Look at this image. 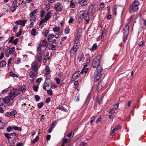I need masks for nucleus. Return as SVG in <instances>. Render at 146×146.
Returning <instances> with one entry per match:
<instances>
[{"instance_id": "49530a36", "label": "nucleus", "mask_w": 146, "mask_h": 146, "mask_svg": "<svg viewBox=\"0 0 146 146\" xmlns=\"http://www.w3.org/2000/svg\"><path fill=\"white\" fill-rule=\"evenodd\" d=\"M47 93L49 95L51 96L52 94V90L50 89L47 91Z\"/></svg>"}, {"instance_id": "c756f323", "label": "nucleus", "mask_w": 146, "mask_h": 146, "mask_svg": "<svg viewBox=\"0 0 146 146\" xmlns=\"http://www.w3.org/2000/svg\"><path fill=\"white\" fill-rule=\"evenodd\" d=\"M6 61L5 60H2L0 63V66L1 67H3L6 65Z\"/></svg>"}, {"instance_id": "412c9836", "label": "nucleus", "mask_w": 146, "mask_h": 146, "mask_svg": "<svg viewBox=\"0 0 146 146\" xmlns=\"http://www.w3.org/2000/svg\"><path fill=\"white\" fill-rule=\"evenodd\" d=\"M102 75H100L97 73L94 77V81L96 82L98 81L100 79V77L102 76Z\"/></svg>"}, {"instance_id": "6e6d98bb", "label": "nucleus", "mask_w": 146, "mask_h": 146, "mask_svg": "<svg viewBox=\"0 0 146 146\" xmlns=\"http://www.w3.org/2000/svg\"><path fill=\"white\" fill-rule=\"evenodd\" d=\"M38 86H35L33 87V89L36 92L38 91Z\"/></svg>"}, {"instance_id": "680f3d73", "label": "nucleus", "mask_w": 146, "mask_h": 146, "mask_svg": "<svg viewBox=\"0 0 146 146\" xmlns=\"http://www.w3.org/2000/svg\"><path fill=\"white\" fill-rule=\"evenodd\" d=\"M42 80V78H40L37 80L36 82L39 83H40Z\"/></svg>"}, {"instance_id": "bf43d9fd", "label": "nucleus", "mask_w": 146, "mask_h": 146, "mask_svg": "<svg viewBox=\"0 0 146 146\" xmlns=\"http://www.w3.org/2000/svg\"><path fill=\"white\" fill-rule=\"evenodd\" d=\"M50 100V97H49L47 98L46 100L45 101V102L46 103H48Z\"/></svg>"}, {"instance_id": "7c9ffc66", "label": "nucleus", "mask_w": 146, "mask_h": 146, "mask_svg": "<svg viewBox=\"0 0 146 146\" xmlns=\"http://www.w3.org/2000/svg\"><path fill=\"white\" fill-rule=\"evenodd\" d=\"M49 33V31L47 30H45L43 31L42 33L45 37H46L48 34Z\"/></svg>"}, {"instance_id": "a878e982", "label": "nucleus", "mask_w": 146, "mask_h": 146, "mask_svg": "<svg viewBox=\"0 0 146 146\" xmlns=\"http://www.w3.org/2000/svg\"><path fill=\"white\" fill-rule=\"evenodd\" d=\"M12 134L15 135V134L14 133H10V134H9L8 133H5V135L6 137L8 139H9V138L11 139L12 137H11V135Z\"/></svg>"}, {"instance_id": "5701e85b", "label": "nucleus", "mask_w": 146, "mask_h": 146, "mask_svg": "<svg viewBox=\"0 0 146 146\" xmlns=\"http://www.w3.org/2000/svg\"><path fill=\"white\" fill-rule=\"evenodd\" d=\"M80 4L82 6L86 5L88 4V1L86 0H81L80 1Z\"/></svg>"}, {"instance_id": "393cba45", "label": "nucleus", "mask_w": 146, "mask_h": 146, "mask_svg": "<svg viewBox=\"0 0 146 146\" xmlns=\"http://www.w3.org/2000/svg\"><path fill=\"white\" fill-rule=\"evenodd\" d=\"M26 88L25 86L23 85L21 86V87L19 89H18L19 90H20V91H21L22 93H23L25 92V91L26 90Z\"/></svg>"}, {"instance_id": "052dcab7", "label": "nucleus", "mask_w": 146, "mask_h": 146, "mask_svg": "<svg viewBox=\"0 0 146 146\" xmlns=\"http://www.w3.org/2000/svg\"><path fill=\"white\" fill-rule=\"evenodd\" d=\"M79 39L78 38L76 39L74 41V44H77L79 42Z\"/></svg>"}, {"instance_id": "72a5a7b5", "label": "nucleus", "mask_w": 146, "mask_h": 146, "mask_svg": "<svg viewBox=\"0 0 146 146\" xmlns=\"http://www.w3.org/2000/svg\"><path fill=\"white\" fill-rule=\"evenodd\" d=\"M13 128L15 130H18L19 131H21L22 129L20 127H18L15 126H13Z\"/></svg>"}, {"instance_id": "ddd939ff", "label": "nucleus", "mask_w": 146, "mask_h": 146, "mask_svg": "<svg viewBox=\"0 0 146 146\" xmlns=\"http://www.w3.org/2000/svg\"><path fill=\"white\" fill-rule=\"evenodd\" d=\"M96 72L97 74L100 75H102V72L103 71V68L101 65L99 66L96 67Z\"/></svg>"}, {"instance_id": "7ed1b4c3", "label": "nucleus", "mask_w": 146, "mask_h": 146, "mask_svg": "<svg viewBox=\"0 0 146 146\" xmlns=\"http://www.w3.org/2000/svg\"><path fill=\"white\" fill-rule=\"evenodd\" d=\"M15 51V48L14 47L7 48L5 50V54L6 56L9 57L11 54L13 55Z\"/></svg>"}, {"instance_id": "338daca9", "label": "nucleus", "mask_w": 146, "mask_h": 146, "mask_svg": "<svg viewBox=\"0 0 146 146\" xmlns=\"http://www.w3.org/2000/svg\"><path fill=\"white\" fill-rule=\"evenodd\" d=\"M3 10L5 11H7L8 10V8L6 6H4L3 8Z\"/></svg>"}, {"instance_id": "2f4dec72", "label": "nucleus", "mask_w": 146, "mask_h": 146, "mask_svg": "<svg viewBox=\"0 0 146 146\" xmlns=\"http://www.w3.org/2000/svg\"><path fill=\"white\" fill-rule=\"evenodd\" d=\"M39 139V137L38 136H36L34 139L31 141V143L32 144L34 143L38 140Z\"/></svg>"}, {"instance_id": "1a4fd4ad", "label": "nucleus", "mask_w": 146, "mask_h": 146, "mask_svg": "<svg viewBox=\"0 0 146 146\" xmlns=\"http://www.w3.org/2000/svg\"><path fill=\"white\" fill-rule=\"evenodd\" d=\"M27 21V20H19L15 22V24L16 25H22V26L23 27H24L25 25V23Z\"/></svg>"}, {"instance_id": "20e7f679", "label": "nucleus", "mask_w": 146, "mask_h": 146, "mask_svg": "<svg viewBox=\"0 0 146 146\" xmlns=\"http://www.w3.org/2000/svg\"><path fill=\"white\" fill-rule=\"evenodd\" d=\"M100 65H101L100 58L98 57L94 58L92 63V67L94 68H96Z\"/></svg>"}, {"instance_id": "423d86ee", "label": "nucleus", "mask_w": 146, "mask_h": 146, "mask_svg": "<svg viewBox=\"0 0 146 146\" xmlns=\"http://www.w3.org/2000/svg\"><path fill=\"white\" fill-rule=\"evenodd\" d=\"M54 9L57 11H60L63 7L61 3H57L55 4Z\"/></svg>"}, {"instance_id": "13d9d810", "label": "nucleus", "mask_w": 146, "mask_h": 146, "mask_svg": "<svg viewBox=\"0 0 146 146\" xmlns=\"http://www.w3.org/2000/svg\"><path fill=\"white\" fill-rule=\"evenodd\" d=\"M51 49L52 50H54L56 49V45H55L52 44L51 47V48L49 49L50 50Z\"/></svg>"}, {"instance_id": "f3484780", "label": "nucleus", "mask_w": 146, "mask_h": 146, "mask_svg": "<svg viewBox=\"0 0 146 146\" xmlns=\"http://www.w3.org/2000/svg\"><path fill=\"white\" fill-rule=\"evenodd\" d=\"M103 86L104 84L102 82H100L98 84L97 89L98 90L100 91L102 88V87Z\"/></svg>"}, {"instance_id": "473e14b6", "label": "nucleus", "mask_w": 146, "mask_h": 146, "mask_svg": "<svg viewBox=\"0 0 146 146\" xmlns=\"http://www.w3.org/2000/svg\"><path fill=\"white\" fill-rule=\"evenodd\" d=\"M16 1H13L14 2L13 3L12 5L11 6L15 8V9H16L17 8V3L16 2Z\"/></svg>"}, {"instance_id": "6ab92c4d", "label": "nucleus", "mask_w": 146, "mask_h": 146, "mask_svg": "<svg viewBox=\"0 0 146 146\" xmlns=\"http://www.w3.org/2000/svg\"><path fill=\"white\" fill-rule=\"evenodd\" d=\"M90 60V57H88L86 58V63L84 65L83 68H87V67L88 65H89Z\"/></svg>"}, {"instance_id": "aec40b11", "label": "nucleus", "mask_w": 146, "mask_h": 146, "mask_svg": "<svg viewBox=\"0 0 146 146\" xmlns=\"http://www.w3.org/2000/svg\"><path fill=\"white\" fill-rule=\"evenodd\" d=\"M3 100H4V102L5 104H8L10 102L11 99L9 97L7 96L3 98Z\"/></svg>"}, {"instance_id": "5fc2aeb1", "label": "nucleus", "mask_w": 146, "mask_h": 146, "mask_svg": "<svg viewBox=\"0 0 146 146\" xmlns=\"http://www.w3.org/2000/svg\"><path fill=\"white\" fill-rule=\"evenodd\" d=\"M74 135V132L73 131H71L70 133L67 135V136L69 137H71L72 136Z\"/></svg>"}, {"instance_id": "c85d7f7f", "label": "nucleus", "mask_w": 146, "mask_h": 146, "mask_svg": "<svg viewBox=\"0 0 146 146\" xmlns=\"http://www.w3.org/2000/svg\"><path fill=\"white\" fill-rule=\"evenodd\" d=\"M88 69V68H83L82 70L80 72L81 74H83L84 72L85 73H86L87 72Z\"/></svg>"}, {"instance_id": "de8ad7c7", "label": "nucleus", "mask_w": 146, "mask_h": 146, "mask_svg": "<svg viewBox=\"0 0 146 146\" xmlns=\"http://www.w3.org/2000/svg\"><path fill=\"white\" fill-rule=\"evenodd\" d=\"M30 21L35 22L36 19V17H30Z\"/></svg>"}, {"instance_id": "ea45409f", "label": "nucleus", "mask_w": 146, "mask_h": 146, "mask_svg": "<svg viewBox=\"0 0 146 146\" xmlns=\"http://www.w3.org/2000/svg\"><path fill=\"white\" fill-rule=\"evenodd\" d=\"M139 4V3L138 1H135L133 3V5L136 7H138Z\"/></svg>"}, {"instance_id": "79ce46f5", "label": "nucleus", "mask_w": 146, "mask_h": 146, "mask_svg": "<svg viewBox=\"0 0 146 146\" xmlns=\"http://www.w3.org/2000/svg\"><path fill=\"white\" fill-rule=\"evenodd\" d=\"M42 46L40 44L39 45L37 48V51L38 52H41Z\"/></svg>"}, {"instance_id": "b1692460", "label": "nucleus", "mask_w": 146, "mask_h": 146, "mask_svg": "<svg viewBox=\"0 0 146 146\" xmlns=\"http://www.w3.org/2000/svg\"><path fill=\"white\" fill-rule=\"evenodd\" d=\"M52 13L50 11L48 12L46 15L45 16V18L48 21L52 16Z\"/></svg>"}, {"instance_id": "774afa93", "label": "nucleus", "mask_w": 146, "mask_h": 146, "mask_svg": "<svg viewBox=\"0 0 146 146\" xmlns=\"http://www.w3.org/2000/svg\"><path fill=\"white\" fill-rule=\"evenodd\" d=\"M58 108L59 110H65V108L63 106H59L58 107Z\"/></svg>"}, {"instance_id": "58836bf2", "label": "nucleus", "mask_w": 146, "mask_h": 146, "mask_svg": "<svg viewBox=\"0 0 146 146\" xmlns=\"http://www.w3.org/2000/svg\"><path fill=\"white\" fill-rule=\"evenodd\" d=\"M43 105L44 104L43 102H41L38 104L37 106L38 108H41L42 107V106H43Z\"/></svg>"}, {"instance_id": "09e8293b", "label": "nucleus", "mask_w": 146, "mask_h": 146, "mask_svg": "<svg viewBox=\"0 0 146 146\" xmlns=\"http://www.w3.org/2000/svg\"><path fill=\"white\" fill-rule=\"evenodd\" d=\"M115 109L114 108H112L110 110L109 113L111 114H112L114 113L115 111Z\"/></svg>"}, {"instance_id": "2eb2a0df", "label": "nucleus", "mask_w": 146, "mask_h": 146, "mask_svg": "<svg viewBox=\"0 0 146 146\" xmlns=\"http://www.w3.org/2000/svg\"><path fill=\"white\" fill-rule=\"evenodd\" d=\"M32 71H30L29 73V75L31 78H33L37 74V71L34 72Z\"/></svg>"}, {"instance_id": "c9c22d12", "label": "nucleus", "mask_w": 146, "mask_h": 146, "mask_svg": "<svg viewBox=\"0 0 146 146\" xmlns=\"http://www.w3.org/2000/svg\"><path fill=\"white\" fill-rule=\"evenodd\" d=\"M60 29V28L59 27H55L53 29V31L54 32H58Z\"/></svg>"}, {"instance_id": "39448f33", "label": "nucleus", "mask_w": 146, "mask_h": 146, "mask_svg": "<svg viewBox=\"0 0 146 146\" xmlns=\"http://www.w3.org/2000/svg\"><path fill=\"white\" fill-rule=\"evenodd\" d=\"M84 11V14L83 15V18L85 19L86 21V23H89V22L90 20V16L89 15V13H88L86 12L85 11Z\"/></svg>"}, {"instance_id": "69168bd1", "label": "nucleus", "mask_w": 146, "mask_h": 146, "mask_svg": "<svg viewBox=\"0 0 146 146\" xmlns=\"http://www.w3.org/2000/svg\"><path fill=\"white\" fill-rule=\"evenodd\" d=\"M18 28V25H16L15 26H14V27H13V29L14 31L15 32H16L17 31Z\"/></svg>"}, {"instance_id": "6e6552de", "label": "nucleus", "mask_w": 146, "mask_h": 146, "mask_svg": "<svg viewBox=\"0 0 146 146\" xmlns=\"http://www.w3.org/2000/svg\"><path fill=\"white\" fill-rule=\"evenodd\" d=\"M38 64L36 62H33L32 64L31 68L32 70L36 72L38 70Z\"/></svg>"}, {"instance_id": "f03ea898", "label": "nucleus", "mask_w": 146, "mask_h": 146, "mask_svg": "<svg viewBox=\"0 0 146 146\" xmlns=\"http://www.w3.org/2000/svg\"><path fill=\"white\" fill-rule=\"evenodd\" d=\"M129 32V27L128 24H126L123 30V42H125L127 39V36Z\"/></svg>"}, {"instance_id": "4468645a", "label": "nucleus", "mask_w": 146, "mask_h": 146, "mask_svg": "<svg viewBox=\"0 0 146 146\" xmlns=\"http://www.w3.org/2000/svg\"><path fill=\"white\" fill-rule=\"evenodd\" d=\"M42 53L41 52H38L37 54V59L38 61L40 62L42 58Z\"/></svg>"}, {"instance_id": "0e129e2a", "label": "nucleus", "mask_w": 146, "mask_h": 146, "mask_svg": "<svg viewBox=\"0 0 146 146\" xmlns=\"http://www.w3.org/2000/svg\"><path fill=\"white\" fill-rule=\"evenodd\" d=\"M91 119H92L90 121V124L91 125L92 124V123H93V122L95 120V117L94 116L92 117Z\"/></svg>"}, {"instance_id": "4c0bfd02", "label": "nucleus", "mask_w": 146, "mask_h": 146, "mask_svg": "<svg viewBox=\"0 0 146 146\" xmlns=\"http://www.w3.org/2000/svg\"><path fill=\"white\" fill-rule=\"evenodd\" d=\"M97 47V46L96 44H94L92 46L91 48V50H92V51L95 50H96V49Z\"/></svg>"}, {"instance_id": "3c124183", "label": "nucleus", "mask_w": 146, "mask_h": 146, "mask_svg": "<svg viewBox=\"0 0 146 146\" xmlns=\"http://www.w3.org/2000/svg\"><path fill=\"white\" fill-rule=\"evenodd\" d=\"M4 102V100L3 98H0V106H2L3 105Z\"/></svg>"}, {"instance_id": "4d7b16f0", "label": "nucleus", "mask_w": 146, "mask_h": 146, "mask_svg": "<svg viewBox=\"0 0 146 146\" xmlns=\"http://www.w3.org/2000/svg\"><path fill=\"white\" fill-rule=\"evenodd\" d=\"M64 31L66 34H68L70 31V29L69 28H66L65 29Z\"/></svg>"}, {"instance_id": "bb28decb", "label": "nucleus", "mask_w": 146, "mask_h": 146, "mask_svg": "<svg viewBox=\"0 0 146 146\" xmlns=\"http://www.w3.org/2000/svg\"><path fill=\"white\" fill-rule=\"evenodd\" d=\"M36 32L35 29H33L31 31V34L33 36H35L36 35Z\"/></svg>"}, {"instance_id": "9b49d317", "label": "nucleus", "mask_w": 146, "mask_h": 146, "mask_svg": "<svg viewBox=\"0 0 146 146\" xmlns=\"http://www.w3.org/2000/svg\"><path fill=\"white\" fill-rule=\"evenodd\" d=\"M80 72L78 71L75 73L72 76V80H75L76 79L80 76V74H81Z\"/></svg>"}, {"instance_id": "c03bdc74", "label": "nucleus", "mask_w": 146, "mask_h": 146, "mask_svg": "<svg viewBox=\"0 0 146 146\" xmlns=\"http://www.w3.org/2000/svg\"><path fill=\"white\" fill-rule=\"evenodd\" d=\"M10 74L11 76L13 77H17V76L15 74L12 72H10Z\"/></svg>"}, {"instance_id": "864d4df0", "label": "nucleus", "mask_w": 146, "mask_h": 146, "mask_svg": "<svg viewBox=\"0 0 146 146\" xmlns=\"http://www.w3.org/2000/svg\"><path fill=\"white\" fill-rule=\"evenodd\" d=\"M55 80L56 81V83L58 84H59L60 82V79L59 78H56Z\"/></svg>"}, {"instance_id": "a211bd4d", "label": "nucleus", "mask_w": 146, "mask_h": 146, "mask_svg": "<svg viewBox=\"0 0 146 146\" xmlns=\"http://www.w3.org/2000/svg\"><path fill=\"white\" fill-rule=\"evenodd\" d=\"M117 9V8L116 5H114L112 7V11L114 15H117L116 11Z\"/></svg>"}, {"instance_id": "603ef678", "label": "nucleus", "mask_w": 146, "mask_h": 146, "mask_svg": "<svg viewBox=\"0 0 146 146\" xmlns=\"http://www.w3.org/2000/svg\"><path fill=\"white\" fill-rule=\"evenodd\" d=\"M22 33V30L20 29L19 30V32L17 33L16 36L18 37V36H20L21 35Z\"/></svg>"}, {"instance_id": "f8f14e48", "label": "nucleus", "mask_w": 146, "mask_h": 146, "mask_svg": "<svg viewBox=\"0 0 146 146\" xmlns=\"http://www.w3.org/2000/svg\"><path fill=\"white\" fill-rule=\"evenodd\" d=\"M17 113L15 110H13L11 111L7 112L5 114V115L8 117H10L11 116L15 115Z\"/></svg>"}, {"instance_id": "37998d69", "label": "nucleus", "mask_w": 146, "mask_h": 146, "mask_svg": "<svg viewBox=\"0 0 146 146\" xmlns=\"http://www.w3.org/2000/svg\"><path fill=\"white\" fill-rule=\"evenodd\" d=\"M46 43L47 41L46 39H44L42 41V44L41 45L43 46H45Z\"/></svg>"}, {"instance_id": "a19ab883", "label": "nucleus", "mask_w": 146, "mask_h": 146, "mask_svg": "<svg viewBox=\"0 0 146 146\" xmlns=\"http://www.w3.org/2000/svg\"><path fill=\"white\" fill-rule=\"evenodd\" d=\"M72 1H70V6L71 8H74L75 6V4L74 2H72Z\"/></svg>"}, {"instance_id": "8fccbe9b", "label": "nucleus", "mask_w": 146, "mask_h": 146, "mask_svg": "<svg viewBox=\"0 0 146 146\" xmlns=\"http://www.w3.org/2000/svg\"><path fill=\"white\" fill-rule=\"evenodd\" d=\"M75 88L76 89L77 88L78 86V82L77 81H76L74 82Z\"/></svg>"}, {"instance_id": "9d476101", "label": "nucleus", "mask_w": 146, "mask_h": 146, "mask_svg": "<svg viewBox=\"0 0 146 146\" xmlns=\"http://www.w3.org/2000/svg\"><path fill=\"white\" fill-rule=\"evenodd\" d=\"M138 7L135 6L133 5L132 6H131L130 7L129 12L131 13L134 12L138 11Z\"/></svg>"}, {"instance_id": "f257e3e1", "label": "nucleus", "mask_w": 146, "mask_h": 146, "mask_svg": "<svg viewBox=\"0 0 146 146\" xmlns=\"http://www.w3.org/2000/svg\"><path fill=\"white\" fill-rule=\"evenodd\" d=\"M21 93L20 90L17 89H14L10 91L9 96H8L11 100H13L14 98L15 95H17Z\"/></svg>"}, {"instance_id": "dca6fc26", "label": "nucleus", "mask_w": 146, "mask_h": 146, "mask_svg": "<svg viewBox=\"0 0 146 146\" xmlns=\"http://www.w3.org/2000/svg\"><path fill=\"white\" fill-rule=\"evenodd\" d=\"M84 11H80V16L78 18V21L79 22H82V19H83V15H84Z\"/></svg>"}, {"instance_id": "4be33fe9", "label": "nucleus", "mask_w": 146, "mask_h": 146, "mask_svg": "<svg viewBox=\"0 0 146 146\" xmlns=\"http://www.w3.org/2000/svg\"><path fill=\"white\" fill-rule=\"evenodd\" d=\"M37 12V10L36 9H35L31 11L30 14V17H36V16L35 15V14Z\"/></svg>"}, {"instance_id": "cd10ccee", "label": "nucleus", "mask_w": 146, "mask_h": 146, "mask_svg": "<svg viewBox=\"0 0 146 146\" xmlns=\"http://www.w3.org/2000/svg\"><path fill=\"white\" fill-rule=\"evenodd\" d=\"M80 98V94L79 93H77L76 95L75 100L76 102H78L79 101Z\"/></svg>"}, {"instance_id": "0eeeda50", "label": "nucleus", "mask_w": 146, "mask_h": 146, "mask_svg": "<svg viewBox=\"0 0 146 146\" xmlns=\"http://www.w3.org/2000/svg\"><path fill=\"white\" fill-rule=\"evenodd\" d=\"M78 48V47L77 45L74 44L70 52L71 55H74Z\"/></svg>"}, {"instance_id": "a18cd8bd", "label": "nucleus", "mask_w": 146, "mask_h": 146, "mask_svg": "<svg viewBox=\"0 0 146 146\" xmlns=\"http://www.w3.org/2000/svg\"><path fill=\"white\" fill-rule=\"evenodd\" d=\"M35 99L36 101L38 102L40 100V97L38 95H36L35 96Z\"/></svg>"}, {"instance_id": "f704fd0d", "label": "nucleus", "mask_w": 146, "mask_h": 146, "mask_svg": "<svg viewBox=\"0 0 146 146\" xmlns=\"http://www.w3.org/2000/svg\"><path fill=\"white\" fill-rule=\"evenodd\" d=\"M47 20L44 17V18L41 20L40 21V22L39 23V26H40L44 22H46Z\"/></svg>"}, {"instance_id": "e433bc0d", "label": "nucleus", "mask_w": 146, "mask_h": 146, "mask_svg": "<svg viewBox=\"0 0 146 146\" xmlns=\"http://www.w3.org/2000/svg\"><path fill=\"white\" fill-rule=\"evenodd\" d=\"M54 36V35L52 34H50L48 36V38L47 39L48 41H49L50 39L53 38Z\"/></svg>"}, {"instance_id": "e2e57ef3", "label": "nucleus", "mask_w": 146, "mask_h": 146, "mask_svg": "<svg viewBox=\"0 0 146 146\" xmlns=\"http://www.w3.org/2000/svg\"><path fill=\"white\" fill-rule=\"evenodd\" d=\"M120 128V126L119 125H118L115 127L114 129V130H115V131H117Z\"/></svg>"}]
</instances>
